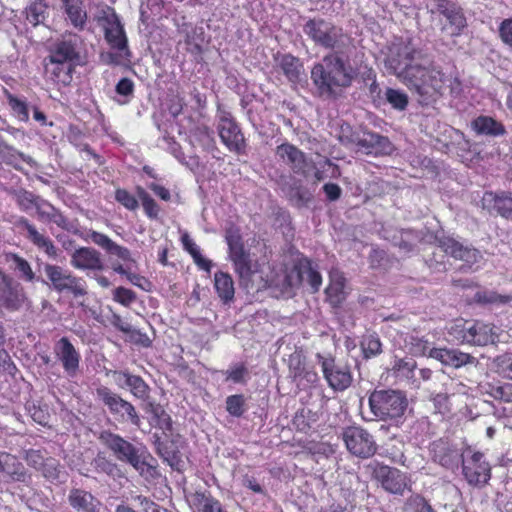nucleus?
Masks as SVG:
<instances>
[{
	"mask_svg": "<svg viewBox=\"0 0 512 512\" xmlns=\"http://www.w3.org/2000/svg\"><path fill=\"white\" fill-rule=\"evenodd\" d=\"M276 155L285 162L294 173L305 174L307 166L305 154L293 144L285 142L277 146Z\"/></svg>",
	"mask_w": 512,
	"mask_h": 512,
	"instance_id": "23",
	"label": "nucleus"
},
{
	"mask_svg": "<svg viewBox=\"0 0 512 512\" xmlns=\"http://www.w3.org/2000/svg\"><path fill=\"white\" fill-rule=\"evenodd\" d=\"M474 300L479 304L504 305L512 300V296L502 295L493 290H481L475 293Z\"/></svg>",
	"mask_w": 512,
	"mask_h": 512,
	"instance_id": "44",
	"label": "nucleus"
},
{
	"mask_svg": "<svg viewBox=\"0 0 512 512\" xmlns=\"http://www.w3.org/2000/svg\"><path fill=\"white\" fill-rule=\"evenodd\" d=\"M38 267L44 275L40 281L51 290L59 294H71L75 298L87 294L86 281L74 275L69 269L42 261L38 263Z\"/></svg>",
	"mask_w": 512,
	"mask_h": 512,
	"instance_id": "6",
	"label": "nucleus"
},
{
	"mask_svg": "<svg viewBox=\"0 0 512 512\" xmlns=\"http://www.w3.org/2000/svg\"><path fill=\"white\" fill-rule=\"evenodd\" d=\"M439 247L456 260L465 262L469 267L477 263L482 255L471 245L464 244L452 237H442L438 240Z\"/></svg>",
	"mask_w": 512,
	"mask_h": 512,
	"instance_id": "16",
	"label": "nucleus"
},
{
	"mask_svg": "<svg viewBox=\"0 0 512 512\" xmlns=\"http://www.w3.org/2000/svg\"><path fill=\"white\" fill-rule=\"evenodd\" d=\"M502 41L512 47V18L505 19L499 26Z\"/></svg>",
	"mask_w": 512,
	"mask_h": 512,
	"instance_id": "64",
	"label": "nucleus"
},
{
	"mask_svg": "<svg viewBox=\"0 0 512 512\" xmlns=\"http://www.w3.org/2000/svg\"><path fill=\"white\" fill-rule=\"evenodd\" d=\"M113 299L127 307L135 301L136 294L125 287H118L114 290Z\"/></svg>",
	"mask_w": 512,
	"mask_h": 512,
	"instance_id": "61",
	"label": "nucleus"
},
{
	"mask_svg": "<svg viewBox=\"0 0 512 512\" xmlns=\"http://www.w3.org/2000/svg\"><path fill=\"white\" fill-rule=\"evenodd\" d=\"M13 195L21 210L29 212L31 209H35L38 217L41 215L44 205L48 202L42 197L24 189L14 190Z\"/></svg>",
	"mask_w": 512,
	"mask_h": 512,
	"instance_id": "30",
	"label": "nucleus"
},
{
	"mask_svg": "<svg viewBox=\"0 0 512 512\" xmlns=\"http://www.w3.org/2000/svg\"><path fill=\"white\" fill-rule=\"evenodd\" d=\"M56 359L69 377H75L80 368L81 354L67 337H62L53 347Z\"/></svg>",
	"mask_w": 512,
	"mask_h": 512,
	"instance_id": "14",
	"label": "nucleus"
},
{
	"mask_svg": "<svg viewBox=\"0 0 512 512\" xmlns=\"http://www.w3.org/2000/svg\"><path fill=\"white\" fill-rule=\"evenodd\" d=\"M193 512H225L219 500L211 494L195 492L188 498Z\"/></svg>",
	"mask_w": 512,
	"mask_h": 512,
	"instance_id": "28",
	"label": "nucleus"
},
{
	"mask_svg": "<svg viewBox=\"0 0 512 512\" xmlns=\"http://www.w3.org/2000/svg\"><path fill=\"white\" fill-rule=\"evenodd\" d=\"M323 373L327 379L329 385L335 390H343L349 387L351 383V376L347 372L333 371L328 368V363L323 362Z\"/></svg>",
	"mask_w": 512,
	"mask_h": 512,
	"instance_id": "42",
	"label": "nucleus"
},
{
	"mask_svg": "<svg viewBox=\"0 0 512 512\" xmlns=\"http://www.w3.org/2000/svg\"><path fill=\"white\" fill-rule=\"evenodd\" d=\"M357 474L359 480H376L385 491L391 494L403 495L406 489H410V479L406 473L375 460L359 463Z\"/></svg>",
	"mask_w": 512,
	"mask_h": 512,
	"instance_id": "5",
	"label": "nucleus"
},
{
	"mask_svg": "<svg viewBox=\"0 0 512 512\" xmlns=\"http://www.w3.org/2000/svg\"><path fill=\"white\" fill-rule=\"evenodd\" d=\"M432 460L445 469L456 471L464 459V452L447 439H437L430 445Z\"/></svg>",
	"mask_w": 512,
	"mask_h": 512,
	"instance_id": "12",
	"label": "nucleus"
},
{
	"mask_svg": "<svg viewBox=\"0 0 512 512\" xmlns=\"http://www.w3.org/2000/svg\"><path fill=\"white\" fill-rule=\"evenodd\" d=\"M471 126L479 135L498 137L506 134L504 125L490 116H478L472 121Z\"/></svg>",
	"mask_w": 512,
	"mask_h": 512,
	"instance_id": "29",
	"label": "nucleus"
},
{
	"mask_svg": "<svg viewBox=\"0 0 512 512\" xmlns=\"http://www.w3.org/2000/svg\"><path fill=\"white\" fill-rule=\"evenodd\" d=\"M38 219L44 223H53L57 225L59 228L66 231H72L74 228L73 224L69 221V219L66 216H64L59 209L54 207L49 202H47V204L44 205V209H42L41 215Z\"/></svg>",
	"mask_w": 512,
	"mask_h": 512,
	"instance_id": "34",
	"label": "nucleus"
},
{
	"mask_svg": "<svg viewBox=\"0 0 512 512\" xmlns=\"http://www.w3.org/2000/svg\"><path fill=\"white\" fill-rule=\"evenodd\" d=\"M304 32L318 45L332 48L333 53L314 65L311 79L320 95H331L339 87L350 85L351 66L349 54L342 50L350 44V38L342 29L320 18L309 20Z\"/></svg>",
	"mask_w": 512,
	"mask_h": 512,
	"instance_id": "2",
	"label": "nucleus"
},
{
	"mask_svg": "<svg viewBox=\"0 0 512 512\" xmlns=\"http://www.w3.org/2000/svg\"><path fill=\"white\" fill-rule=\"evenodd\" d=\"M0 480L5 483L20 482L28 484L31 482V475L16 456L0 452Z\"/></svg>",
	"mask_w": 512,
	"mask_h": 512,
	"instance_id": "18",
	"label": "nucleus"
},
{
	"mask_svg": "<svg viewBox=\"0 0 512 512\" xmlns=\"http://www.w3.org/2000/svg\"><path fill=\"white\" fill-rule=\"evenodd\" d=\"M70 263L79 270L101 271L104 269L100 252L91 247L76 249L71 255Z\"/></svg>",
	"mask_w": 512,
	"mask_h": 512,
	"instance_id": "22",
	"label": "nucleus"
},
{
	"mask_svg": "<svg viewBox=\"0 0 512 512\" xmlns=\"http://www.w3.org/2000/svg\"><path fill=\"white\" fill-rule=\"evenodd\" d=\"M363 357L368 359L381 352V342L376 334H366L360 341Z\"/></svg>",
	"mask_w": 512,
	"mask_h": 512,
	"instance_id": "48",
	"label": "nucleus"
},
{
	"mask_svg": "<svg viewBox=\"0 0 512 512\" xmlns=\"http://www.w3.org/2000/svg\"><path fill=\"white\" fill-rule=\"evenodd\" d=\"M385 67L416 95L421 105H429L442 95L446 81L444 73L411 40L391 51L385 59Z\"/></svg>",
	"mask_w": 512,
	"mask_h": 512,
	"instance_id": "1",
	"label": "nucleus"
},
{
	"mask_svg": "<svg viewBox=\"0 0 512 512\" xmlns=\"http://www.w3.org/2000/svg\"><path fill=\"white\" fill-rule=\"evenodd\" d=\"M408 512H436L428 501L421 495H411L405 503Z\"/></svg>",
	"mask_w": 512,
	"mask_h": 512,
	"instance_id": "52",
	"label": "nucleus"
},
{
	"mask_svg": "<svg viewBox=\"0 0 512 512\" xmlns=\"http://www.w3.org/2000/svg\"><path fill=\"white\" fill-rule=\"evenodd\" d=\"M67 501L75 512H101L102 503L91 492L82 488L69 490Z\"/></svg>",
	"mask_w": 512,
	"mask_h": 512,
	"instance_id": "21",
	"label": "nucleus"
},
{
	"mask_svg": "<svg viewBox=\"0 0 512 512\" xmlns=\"http://www.w3.org/2000/svg\"><path fill=\"white\" fill-rule=\"evenodd\" d=\"M449 334L462 343L475 346H486L494 343L496 338L491 325L480 321L455 324L451 326Z\"/></svg>",
	"mask_w": 512,
	"mask_h": 512,
	"instance_id": "10",
	"label": "nucleus"
},
{
	"mask_svg": "<svg viewBox=\"0 0 512 512\" xmlns=\"http://www.w3.org/2000/svg\"><path fill=\"white\" fill-rule=\"evenodd\" d=\"M214 288L223 303H229L234 299V281L228 273L222 271L215 273Z\"/></svg>",
	"mask_w": 512,
	"mask_h": 512,
	"instance_id": "32",
	"label": "nucleus"
},
{
	"mask_svg": "<svg viewBox=\"0 0 512 512\" xmlns=\"http://www.w3.org/2000/svg\"><path fill=\"white\" fill-rule=\"evenodd\" d=\"M16 227L25 232L24 236L38 249L43 250L50 258L56 259L58 257V249L53 241L37 230L36 226L32 224L27 218L20 217L16 221Z\"/></svg>",
	"mask_w": 512,
	"mask_h": 512,
	"instance_id": "19",
	"label": "nucleus"
},
{
	"mask_svg": "<svg viewBox=\"0 0 512 512\" xmlns=\"http://www.w3.org/2000/svg\"><path fill=\"white\" fill-rule=\"evenodd\" d=\"M7 163L13 165L16 169L22 170L20 163L25 162L32 168H37L38 163L30 156L20 153L14 149L8 150V156L6 157Z\"/></svg>",
	"mask_w": 512,
	"mask_h": 512,
	"instance_id": "57",
	"label": "nucleus"
},
{
	"mask_svg": "<svg viewBox=\"0 0 512 512\" xmlns=\"http://www.w3.org/2000/svg\"><path fill=\"white\" fill-rule=\"evenodd\" d=\"M429 357L455 369L462 367L478 369L479 367V361L476 357L458 349L432 348L429 351Z\"/></svg>",
	"mask_w": 512,
	"mask_h": 512,
	"instance_id": "15",
	"label": "nucleus"
},
{
	"mask_svg": "<svg viewBox=\"0 0 512 512\" xmlns=\"http://www.w3.org/2000/svg\"><path fill=\"white\" fill-rule=\"evenodd\" d=\"M134 499L135 501L138 502V505L140 506L143 512H163V510L165 509L160 507L150 498L143 495H138Z\"/></svg>",
	"mask_w": 512,
	"mask_h": 512,
	"instance_id": "63",
	"label": "nucleus"
},
{
	"mask_svg": "<svg viewBox=\"0 0 512 512\" xmlns=\"http://www.w3.org/2000/svg\"><path fill=\"white\" fill-rule=\"evenodd\" d=\"M493 365L500 376L512 380V352H506L495 357Z\"/></svg>",
	"mask_w": 512,
	"mask_h": 512,
	"instance_id": "51",
	"label": "nucleus"
},
{
	"mask_svg": "<svg viewBox=\"0 0 512 512\" xmlns=\"http://www.w3.org/2000/svg\"><path fill=\"white\" fill-rule=\"evenodd\" d=\"M96 399L107 407L111 415L120 423L130 422L135 426L140 425V417L135 407L119 394L106 386H99L95 390Z\"/></svg>",
	"mask_w": 512,
	"mask_h": 512,
	"instance_id": "9",
	"label": "nucleus"
},
{
	"mask_svg": "<svg viewBox=\"0 0 512 512\" xmlns=\"http://www.w3.org/2000/svg\"><path fill=\"white\" fill-rule=\"evenodd\" d=\"M450 23L453 31L452 35H458L466 27L467 22L462 9L456 4L444 16Z\"/></svg>",
	"mask_w": 512,
	"mask_h": 512,
	"instance_id": "50",
	"label": "nucleus"
},
{
	"mask_svg": "<svg viewBox=\"0 0 512 512\" xmlns=\"http://www.w3.org/2000/svg\"><path fill=\"white\" fill-rule=\"evenodd\" d=\"M385 99L392 108L398 111H404L409 104L408 95L399 89L387 88Z\"/></svg>",
	"mask_w": 512,
	"mask_h": 512,
	"instance_id": "46",
	"label": "nucleus"
},
{
	"mask_svg": "<svg viewBox=\"0 0 512 512\" xmlns=\"http://www.w3.org/2000/svg\"><path fill=\"white\" fill-rule=\"evenodd\" d=\"M11 263L19 278L25 282L33 283L35 281L41 280V277L36 276V274L33 272L31 265L26 259L13 254L11 256Z\"/></svg>",
	"mask_w": 512,
	"mask_h": 512,
	"instance_id": "43",
	"label": "nucleus"
},
{
	"mask_svg": "<svg viewBox=\"0 0 512 512\" xmlns=\"http://www.w3.org/2000/svg\"><path fill=\"white\" fill-rule=\"evenodd\" d=\"M357 82L359 89L369 97L373 103H380L381 89L376 82V74L374 70L366 63H361L356 69H354V82Z\"/></svg>",
	"mask_w": 512,
	"mask_h": 512,
	"instance_id": "20",
	"label": "nucleus"
},
{
	"mask_svg": "<svg viewBox=\"0 0 512 512\" xmlns=\"http://www.w3.org/2000/svg\"><path fill=\"white\" fill-rule=\"evenodd\" d=\"M23 458L30 467L39 471L47 457L40 449H28L24 451Z\"/></svg>",
	"mask_w": 512,
	"mask_h": 512,
	"instance_id": "60",
	"label": "nucleus"
},
{
	"mask_svg": "<svg viewBox=\"0 0 512 512\" xmlns=\"http://www.w3.org/2000/svg\"><path fill=\"white\" fill-rule=\"evenodd\" d=\"M278 65L290 82L296 83L299 80L302 65L296 57L285 54L279 59Z\"/></svg>",
	"mask_w": 512,
	"mask_h": 512,
	"instance_id": "41",
	"label": "nucleus"
},
{
	"mask_svg": "<svg viewBox=\"0 0 512 512\" xmlns=\"http://www.w3.org/2000/svg\"><path fill=\"white\" fill-rule=\"evenodd\" d=\"M115 91H116L117 95H119L121 97V98L117 99L116 101L121 105L127 104L133 95L134 83L129 78H126V77L122 78L116 84Z\"/></svg>",
	"mask_w": 512,
	"mask_h": 512,
	"instance_id": "53",
	"label": "nucleus"
},
{
	"mask_svg": "<svg viewBox=\"0 0 512 512\" xmlns=\"http://www.w3.org/2000/svg\"><path fill=\"white\" fill-rule=\"evenodd\" d=\"M114 374L124 378L125 385L136 398L144 400L148 397L149 386L140 376L132 375L128 371H114Z\"/></svg>",
	"mask_w": 512,
	"mask_h": 512,
	"instance_id": "37",
	"label": "nucleus"
},
{
	"mask_svg": "<svg viewBox=\"0 0 512 512\" xmlns=\"http://www.w3.org/2000/svg\"><path fill=\"white\" fill-rule=\"evenodd\" d=\"M489 395L495 400H500L506 403H512V384L503 383L500 385H490Z\"/></svg>",
	"mask_w": 512,
	"mask_h": 512,
	"instance_id": "54",
	"label": "nucleus"
},
{
	"mask_svg": "<svg viewBox=\"0 0 512 512\" xmlns=\"http://www.w3.org/2000/svg\"><path fill=\"white\" fill-rule=\"evenodd\" d=\"M5 344V329L0 322V370L11 373L15 369V365L10 359L8 352L4 349Z\"/></svg>",
	"mask_w": 512,
	"mask_h": 512,
	"instance_id": "58",
	"label": "nucleus"
},
{
	"mask_svg": "<svg viewBox=\"0 0 512 512\" xmlns=\"http://www.w3.org/2000/svg\"><path fill=\"white\" fill-rule=\"evenodd\" d=\"M46 73L56 83L68 85L72 81V73L74 71V63L50 59L45 66Z\"/></svg>",
	"mask_w": 512,
	"mask_h": 512,
	"instance_id": "27",
	"label": "nucleus"
},
{
	"mask_svg": "<svg viewBox=\"0 0 512 512\" xmlns=\"http://www.w3.org/2000/svg\"><path fill=\"white\" fill-rule=\"evenodd\" d=\"M226 381H231L234 384H246L249 371L242 363L231 365L227 370L222 371Z\"/></svg>",
	"mask_w": 512,
	"mask_h": 512,
	"instance_id": "47",
	"label": "nucleus"
},
{
	"mask_svg": "<svg viewBox=\"0 0 512 512\" xmlns=\"http://www.w3.org/2000/svg\"><path fill=\"white\" fill-rule=\"evenodd\" d=\"M233 262L236 273L242 281H249L254 274L255 269L250 259V254L245 250L229 255Z\"/></svg>",
	"mask_w": 512,
	"mask_h": 512,
	"instance_id": "35",
	"label": "nucleus"
},
{
	"mask_svg": "<svg viewBox=\"0 0 512 512\" xmlns=\"http://www.w3.org/2000/svg\"><path fill=\"white\" fill-rule=\"evenodd\" d=\"M61 3L70 24L78 30H83L87 22L83 0H61Z\"/></svg>",
	"mask_w": 512,
	"mask_h": 512,
	"instance_id": "26",
	"label": "nucleus"
},
{
	"mask_svg": "<svg viewBox=\"0 0 512 512\" xmlns=\"http://www.w3.org/2000/svg\"><path fill=\"white\" fill-rule=\"evenodd\" d=\"M482 205L489 211H495L502 217L512 219V195L486 192L482 198Z\"/></svg>",
	"mask_w": 512,
	"mask_h": 512,
	"instance_id": "25",
	"label": "nucleus"
},
{
	"mask_svg": "<svg viewBox=\"0 0 512 512\" xmlns=\"http://www.w3.org/2000/svg\"><path fill=\"white\" fill-rule=\"evenodd\" d=\"M26 21L33 27L45 24L49 16L48 5L45 0H34L25 8Z\"/></svg>",
	"mask_w": 512,
	"mask_h": 512,
	"instance_id": "36",
	"label": "nucleus"
},
{
	"mask_svg": "<svg viewBox=\"0 0 512 512\" xmlns=\"http://www.w3.org/2000/svg\"><path fill=\"white\" fill-rule=\"evenodd\" d=\"M181 242L184 249L192 256L194 263L202 270L210 272L212 261L204 258L200 252V248L196 245L188 233L181 235Z\"/></svg>",
	"mask_w": 512,
	"mask_h": 512,
	"instance_id": "38",
	"label": "nucleus"
},
{
	"mask_svg": "<svg viewBox=\"0 0 512 512\" xmlns=\"http://www.w3.org/2000/svg\"><path fill=\"white\" fill-rule=\"evenodd\" d=\"M92 465L95 467V469L99 472L106 473L108 475H112L114 471L116 470L117 466L115 463L108 460L104 455L98 454L93 462Z\"/></svg>",
	"mask_w": 512,
	"mask_h": 512,
	"instance_id": "62",
	"label": "nucleus"
},
{
	"mask_svg": "<svg viewBox=\"0 0 512 512\" xmlns=\"http://www.w3.org/2000/svg\"><path fill=\"white\" fill-rule=\"evenodd\" d=\"M79 42L80 38L77 35L70 34L65 36L55 45L49 55V58L55 59L57 62L64 61L74 63V61L79 58V53L77 51Z\"/></svg>",
	"mask_w": 512,
	"mask_h": 512,
	"instance_id": "24",
	"label": "nucleus"
},
{
	"mask_svg": "<svg viewBox=\"0 0 512 512\" xmlns=\"http://www.w3.org/2000/svg\"><path fill=\"white\" fill-rule=\"evenodd\" d=\"M245 398L241 394L231 395L226 398V410L234 416L240 417L245 412Z\"/></svg>",
	"mask_w": 512,
	"mask_h": 512,
	"instance_id": "56",
	"label": "nucleus"
},
{
	"mask_svg": "<svg viewBox=\"0 0 512 512\" xmlns=\"http://www.w3.org/2000/svg\"><path fill=\"white\" fill-rule=\"evenodd\" d=\"M420 240V236L413 230H401L393 234L391 241L404 253L411 252Z\"/></svg>",
	"mask_w": 512,
	"mask_h": 512,
	"instance_id": "39",
	"label": "nucleus"
},
{
	"mask_svg": "<svg viewBox=\"0 0 512 512\" xmlns=\"http://www.w3.org/2000/svg\"><path fill=\"white\" fill-rule=\"evenodd\" d=\"M368 404L372 413L382 419H396L404 415L408 407L406 394L400 390H375Z\"/></svg>",
	"mask_w": 512,
	"mask_h": 512,
	"instance_id": "7",
	"label": "nucleus"
},
{
	"mask_svg": "<svg viewBox=\"0 0 512 512\" xmlns=\"http://www.w3.org/2000/svg\"><path fill=\"white\" fill-rule=\"evenodd\" d=\"M354 144L357 152L365 154H389L392 150L391 142L387 137L368 131L354 134Z\"/></svg>",
	"mask_w": 512,
	"mask_h": 512,
	"instance_id": "17",
	"label": "nucleus"
},
{
	"mask_svg": "<svg viewBox=\"0 0 512 512\" xmlns=\"http://www.w3.org/2000/svg\"><path fill=\"white\" fill-rule=\"evenodd\" d=\"M216 117L217 131L221 142L230 152L237 155L246 154L247 145L244 134L232 114L219 106Z\"/></svg>",
	"mask_w": 512,
	"mask_h": 512,
	"instance_id": "8",
	"label": "nucleus"
},
{
	"mask_svg": "<svg viewBox=\"0 0 512 512\" xmlns=\"http://www.w3.org/2000/svg\"><path fill=\"white\" fill-rule=\"evenodd\" d=\"M137 196L140 199L146 216L150 219H157L160 208L155 200L142 187H137Z\"/></svg>",
	"mask_w": 512,
	"mask_h": 512,
	"instance_id": "49",
	"label": "nucleus"
},
{
	"mask_svg": "<svg viewBox=\"0 0 512 512\" xmlns=\"http://www.w3.org/2000/svg\"><path fill=\"white\" fill-rule=\"evenodd\" d=\"M376 451L372 436L363 429L354 428V455L368 458Z\"/></svg>",
	"mask_w": 512,
	"mask_h": 512,
	"instance_id": "31",
	"label": "nucleus"
},
{
	"mask_svg": "<svg viewBox=\"0 0 512 512\" xmlns=\"http://www.w3.org/2000/svg\"><path fill=\"white\" fill-rule=\"evenodd\" d=\"M115 200L130 211H135L139 206L137 198L123 188L116 189Z\"/></svg>",
	"mask_w": 512,
	"mask_h": 512,
	"instance_id": "59",
	"label": "nucleus"
},
{
	"mask_svg": "<svg viewBox=\"0 0 512 512\" xmlns=\"http://www.w3.org/2000/svg\"><path fill=\"white\" fill-rule=\"evenodd\" d=\"M42 472V475L49 481L53 482L59 479V475L61 472V465L58 460L47 457L44 461L43 466L39 470Z\"/></svg>",
	"mask_w": 512,
	"mask_h": 512,
	"instance_id": "55",
	"label": "nucleus"
},
{
	"mask_svg": "<svg viewBox=\"0 0 512 512\" xmlns=\"http://www.w3.org/2000/svg\"><path fill=\"white\" fill-rule=\"evenodd\" d=\"M296 277L299 281H307L313 292H317L322 285V276L309 261L300 264Z\"/></svg>",
	"mask_w": 512,
	"mask_h": 512,
	"instance_id": "40",
	"label": "nucleus"
},
{
	"mask_svg": "<svg viewBox=\"0 0 512 512\" xmlns=\"http://www.w3.org/2000/svg\"><path fill=\"white\" fill-rule=\"evenodd\" d=\"M466 481L472 486H484L491 478V467L484 460V454L477 451L460 465Z\"/></svg>",
	"mask_w": 512,
	"mask_h": 512,
	"instance_id": "13",
	"label": "nucleus"
},
{
	"mask_svg": "<svg viewBox=\"0 0 512 512\" xmlns=\"http://www.w3.org/2000/svg\"><path fill=\"white\" fill-rule=\"evenodd\" d=\"M417 364L413 358L397 359L394 363L393 370L398 377H403L408 381H415V370Z\"/></svg>",
	"mask_w": 512,
	"mask_h": 512,
	"instance_id": "45",
	"label": "nucleus"
},
{
	"mask_svg": "<svg viewBox=\"0 0 512 512\" xmlns=\"http://www.w3.org/2000/svg\"><path fill=\"white\" fill-rule=\"evenodd\" d=\"M96 23L101 29L109 50L100 54L107 65H123L130 61L131 51L128 37L120 16L111 6L105 5L97 11Z\"/></svg>",
	"mask_w": 512,
	"mask_h": 512,
	"instance_id": "3",
	"label": "nucleus"
},
{
	"mask_svg": "<svg viewBox=\"0 0 512 512\" xmlns=\"http://www.w3.org/2000/svg\"><path fill=\"white\" fill-rule=\"evenodd\" d=\"M5 96L12 115L21 122H28L30 119V109L33 105H30L25 97L16 96L7 90L5 91Z\"/></svg>",
	"mask_w": 512,
	"mask_h": 512,
	"instance_id": "33",
	"label": "nucleus"
},
{
	"mask_svg": "<svg viewBox=\"0 0 512 512\" xmlns=\"http://www.w3.org/2000/svg\"><path fill=\"white\" fill-rule=\"evenodd\" d=\"M98 439L112 452L117 460L130 464L140 474H152L151 471L155 470V468L146 461L149 454L145 447L136 446L119 434L109 430L101 431Z\"/></svg>",
	"mask_w": 512,
	"mask_h": 512,
	"instance_id": "4",
	"label": "nucleus"
},
{
	"mask_svg": "<svg viewBox=\"0 0 512 512\" xmlns=\"http://www.w3.org/2000/svg\"><path fill=\"white\" fill-rule=\"evenodd\" d=\"M26 301L24 287L0 270V309L10 312L18 311Z\"/></svg>",
	"mask_w": 512,
	"mask_h": 512,
	"instance_id": "11",
	"label": "nucleus"
}]
</instances>
